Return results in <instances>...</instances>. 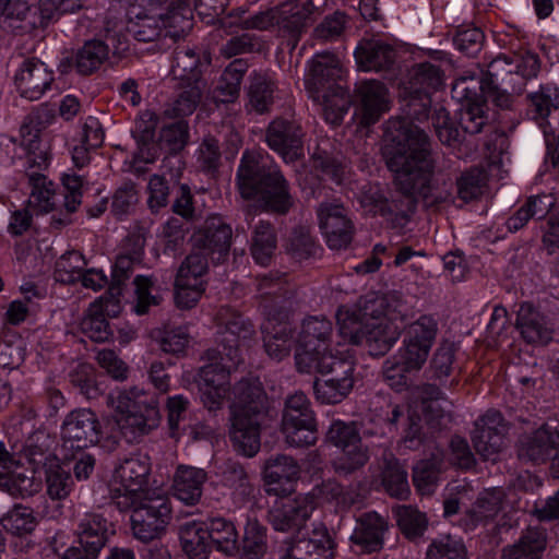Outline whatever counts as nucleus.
Listing matches in <instances>:
<instances>
[{
  "instance_id": "ddd939ff",
  "label": "nucleus",
  "mask_w": 559,
  "mask_h": 559,
  "mask_svg": "<svg viewBox=\"0 0 559 559\" xmlns=\"http://www.w3.org/2000/svg\"><path fill=\"white\" fill-rule=\"evenodd\" d=\"M60 435L63 459L74 460L76 454L99 442L102 425L95 412L78 408L66 416Z\"/></svg>"
},
{
  "instance_id": "a19ab883",
  "label": "nucleus",
  "mask_w": 559,
  "mask_h": 559,
  "mask_svg": "<svg viewBox=\"0 0 559 559\" xmlns=\"http://www.w3.org/2000/svg\"><path fill=\"white\" fill-rule=\"evenodd\" d=\"M526 99L527 117L543 124L552 111L559 109V88L551 83L543 84L528 93Z\"/></svg>"
},
{
  "instance_id": "c03bdc74",
  "label": "nucleus",
  "mask_w": 559,
  "mask_h": 559,
  "mask_svg": "<svg viewBox=\"0 0 559 559\" xmlns=\"http://www.w3.org/2000/svg\"><path fill=\"white\" fill-rule=\"evenodd\" d=\"M164 35L175 40L185 37L192 28V11L185 0H171L166 13H160Z\"/></svg>"
},
{
  "instance_id": "aec40b11",
  "label": "nucleus",
  "mask_w": 559,
  "mask_h": 559,
  "mask_svg": "<svg viewBox=\"0 0 559 559\" xmlns=\"http://www.w3.org/2000/svg\"><path fill=\"white\" fill-rule=\"evenodd\" d=\"M302 138L301 127L286 119L273 120L265 130L267 146L286 164L294 163L304 155Z\"/></svg>"
},
{
  "instance_id": "a211bd4d",
  "label": "nucleus",
  "mask_w": 559,
  "mask_h": 559,
  "mask_svg": "<svg viewBox=\"0 0 559 559\" xmlns=\"http://www.w3.org/2000/svg\"><path fill=\"white\" fill-rule=\"evenodd\" d=\"M559 451V430L548 425L523 433L516 441V454L520 461L540 465Z\"/></svg>"
},
{
  "instance_id": "c85d7f7f",
  "label": "nucleus",
  "mask_w": 559,
  "mask_h": 559,
  "mask_svg": "<svg viewBox=\"0 0 559 559\" xmlns=\"http://www.w3.org/2000/svg\"><path fill=\"white\" fill-rule=\"evenodd\" d=\"M355 58L359 68L365 71H388L395 63L396 50L380 39H364L355 50Z\"/></svg>"
},
{
  "instance_id": "cd10ccee",
  "label": "nucleus",
  "mask_w": 559,
  "mask_h": 559,
  "mask_svg": "<svg viewBox=\"0 0 559 559\" xmlns=\"http://www.w3.org/2000/svg\"><path fill=\"white\" fill-rule=\"evenodd\" d=\"M209 63L210 59L202 57L194 48L177 47L174 51L170 73L178 84H205L202 73Z\"/></svg>"
},
{
  "instance_id": "0eeeda50",
  "label": "nucleus",
  "mask_w": 559,
  "mask_h": 559,
  "mask_svg": "<svg viewBox=\"0 0 559 559\" xmlns=\"http://www.w3.org/2000/svg\"><path fill=\"white\" fill-rule=\"evenodd\" d=\"M355 353L349 349H336L333 354L323 355L321 374L313 383L316 397L322 404H337L352 392L356 377Z\"/></svg>"
},
{
  "instance_id": "412c9836",
  "label": "nucleus",
  "mask_w": 559,
  "mask_h": 559,
  "mask_svg": "<svg viewBox=\"0 0 559 559\" xmlns=\"http://www.w3.org/2000/svg\"><path fill=\"white\" fill-rule=\"evenodd\" d=\"M507 427L500 412L490 409L476 423L473 443L484 460L495 461L504 447Z\"/></svg>"
},
{
  "instance_id": "0e129e2a",
  "label": "nucleus",
  "mask_w": 559,
  "mask_h": 559,
  "mask_svg": "<svg viewBox=\"0 0 559 559\" xmlns=\"http://www.w3.org/2000/svg\"><path fill=\"white\" fill-rule=\"evenodd\" d=\"M85 265L83 254L75 250L67 251L56 261L53 278L62 284H74L79 282L80 274Z\"/></svg>"
},
{
  "instance_id": "bf43d9fd",
  "label": "nucleus",
  "mask_w": 559,
  "mask_h": 559,
  "mask_svg": "<svg viewBox=\"0 0 559 559\" xmlns=\"http://www.w3.org/2000/svg\"><path fill=\"white\" fill-rule=\"evenodd\" d=\"M443 84V73L440 67L421 62L413 68L409 81L412 93H424L430 95Z\"/></svg>"
},
{
  "instance_id": "58836bf2",
  "label": "nucleus",
  "mask_w": 559,
  "mask_h": 559,
  "mask_svg": "<svg viewBox=\"0 0 559 559\" xmlns=\"http://www.w3.org/2000/svg\"><path fill=\"white\" fill-rule=\"evenodd\" d=\"M2 28L13 33H27L40 27L37 11L27 0H8L0 15Z\"/></svg>"
},
{
  "instance_id": "5701e85b",
  "label": "nucleus",
  "mask_w": 559,
  "mask_h": 559,
  "mask_svg": "<svg viewBox=\"0 0 559 559\" xmlns=\"http://www.w3.org/2000/svg\"><path fill=\"white\" fill-rule=\"evenodd\" d=\"M316 10L313 0H292L276 7L275 26L282 37L290 40L293 48Z\"/></svg>"
},
{
  "instance_id": "680f3d73",
  "label": "nucleus",
  "mask_w": 559,
  "mask_h": 559,
  "mask_svg": "<svg viewBox=\"0 0 559 559\" xmlns=\"http://www.w3.org/2000/svg\"><path fill=\"white\" fill-rule=\"evenodd\" d=\"M438 331L437 319L431 314H421L405 326L403 338L431 348Z\"/></svg>"
},
{
  "instance_id": "79ce46f5",
  "label": "nucleus",
  "mask_w": 559,
  "mask_h": 559,
  "mask_svg": "<svg viewBox=\"0 0 559 559\" xmlns=\"http://www.w3.org/2000/svg\"><path fill=\"white\" fill-rule=\"evenodd\" d=\"M271 321L261 326L266 354L276 360L287 357L295 344V333L290 324L280 322L270 328Z\"/></svg>"
},
{
  "instance_id": "a18cd8bd",
  "label": "nucleus",
  "mask_w": 559,
  "mask_h": 559,
  "mask_svg": "<svg viewBox=\"0 0 559 559\" xmlns=\"http://www.w3.org/2000/svg\"><path fill=\"white\" fill-rule=\"evenodd\" d=\"M110 48L108 43L100 39L86 40L79 48L73 58V67L82 75H90L97 71L108 59Z\"/></svg>"
},
{
  "instance_id": "8fccbe9b",
  "label": "nucleus",
  "mask_w": 559,
  "mask_h": 559,
  "mask_svg": "<svg viewBox=\"0 0 559 559\" xmlns=\"http://www.w3.org/2000/svg\"><path fill=\"white\" fill-rule=\"evenodd\" d=\"M246 71L247 64L240 59L229 63L223 71L214 90L213 97L215 102L223 104L235 102L239 96L241 81Z\"/></svg>"
},
{
  "instance_id": "774afa93",
  "label": "nucleus",
  "mask_w": 559,
  "mask_h": 559,
  "mask_svg": "<svg viewBox=\"0 0 559 559\" xmlns=\"http://www.w3.org/2000/svg\"><path fill=\"white\" fill-rule=\"evenodd\" d=\"M396 522L401 532L408 539L420 537L427 528L425 513L412 506H402L396 509Z\"/></svg>"
},
{
  "instance_id": "6ab92c4d",
  "label": "nucleus",
  "mask_w": 559,
  "mask_h": 559,
  "mask_svg": "<svg viewBox=\"0 0 559 559\" xmlns=\"http://www.w3.org/2000/svg\"><path fill=\"white\" fill-rule=\"evenodd\" d=\"M75 533L84 557L95 559L115 534V526L98 510H92L79 515Z\"/></svg>"
},
{
  "instance_id": "09e8293b",
  "label": "nucleus",
  "mask_w": 559,
  "mask_h": 559,
  "mask_svg": "<svg viewBox=\"0 0 559 559\" xmlns=\"http://www.w3.org/2000/svg\"><path fill=\"white\" fill-rule=\"evenodd\" d=\"M332 335L333 323L330 320L322 317H310L304 320L297 342H300V346L318 347L329 352Z\"/></svg>"
},
{
  "instance_id": "72a5a7b5",
  "label": "nucleus",
  "mask_w": 559,
  "mask_h": 559,
  "mask_svg": "<svg viewBox=\"0 0 559 559\" xmlns=\"http://www.w3.org/2000/svg\"><path fill=\"white\" fill-rule=\"evenodd\" d=\"M207 480V473L203 468L180 465L174 476V495L188 506L197 504Z\"/></svg>"
},
{
  "instance_id": "7ed1b4c3",
  "label": "nucleus",
  "mask_w": 559,
  "mask_h": 559,
  "mask_svg": "<svg viewBox=\"0 0 559 559\" xmlns=\"http://www.w3.org/2000/svg\"><path fill=\"white\" fill-rule=\"evenodd\" d=\"M229 437L234 449L248 457L260 450L261 425L267 415V396L258 380L242 379L233 389Z\"/></svg>"
},
{
  "instance_id": "a878e982",
  "label": "nucleus",
  "mask_w": 559,
  "mask_h": 559,
  "mask_svg": "<svg viewBox=\"0 0 559 559\" xmlns=\"http://www.w3.org/2000/svg\"><path fill=\"white\" fill-rule=\"evenodd\" d=\"M502 491L492 490L481 493L476 501L454 522L464 533L487 526L501 511Z\"/></svg>"
},
{
  "instance_id": "3c124183",
  "label": "nucleus",
  "mask_w": 559,
  "mask_h": 559,
  "mask_svg": "<svg viewBox=\"0 0 559 559\" xmlns=\"http://www.w3.org/2000/svg\"><path fill=\"white\" fill-rule=\"evenodd\" d=\"M382 485L391 497L406 499L409 495L407 472L391 453L383 455Z\"/></svg>"
},
{
  "instance_id": "4468645a",
  "label": "nucleus",
  "mask_w": 559,
  "mask_h": 559,
  "mask_svg": "<svg viewBox=\"0 0 559 559\" xmlns=\"http://www.w3.org/2000/svg\"><path fill=\"white\" fill-rule=\"evenodd\" d=\"M216 320L218 325L216 348L223 350L230 361H241L239 354L241 342L250 341L255 334L252 322L229 306L219 308Z\"/></svg>"
},
{
  "instance_id": "7c9ffc66",
  "label": "nucleus",
  "mask_w": 559,
  "mask_h": 559,
  "mask_svg": "<svg viewBox=\"0 0 559 559\" xmlns=\"http://www.w3.org/2000/svg\"><path fill=\"white\" fill-rule=\"evenodd\" d=\"M221 483L228 488L236 502L245 503L254 497L253 476L236 460H227L219 466Z\"/></svg>"
},
{
  "instance_id": "37998d69",
  "label": "nucleus",
  "mask_w": 559,
  "mask_h": 559,
  "mask_svg": "<svg viewBox=\"0 0 559 559\" xmlns=\"http://www.w3.org/2000/svg\"><path fill=\"white\" fill-rule=\"evenodd\" d=\"M310 94L314 100L322 104L325 120L333 124L341 123L352 104L348 92L341 85H330Z\"/></svg>"
},
{
  "instance_id": "864d4df0",
  "label": "nucleus",
  "mask_w": 559,
  "mask_h": 559,
  "mask_svg": "<svg viewBox=\"0 0 559 559\" xmlns=\"http://www.w3.org/2000/svg\"><path fill=\"white\" fill-rule=\"evenodd\" d=\"M299 472L296 460L285 454H276L265 461L263 477L267 485H280L297 479Z\"/></svg>"
},
{
  "instance_id": "49530a36",
  "label": "nucleus",
  "mask_w": 559,
  "mask_h": 559,
  "mask_svg": "<svg viewBox=\"0 0 559 559\" xmlns=\"http://www.w3.org/2000/svg\"><path fill=\"white\" fill-rule=\"evenodd\" d=\"M205 521H189L180 526L179 535L182 549L190 559H207L211 549Z\"/></svg>"
},
{
  "instance_id": "2f4dec72",
  "label": "nucleus",
  "mask_w": 559,
  "mask_h": 559,
  "mask_svg": "<svg viewBox=\"0 0 559 559\" xmlns=\"http://www.w3.org/2000/svg\"><path fill=\"white\" fill-rule=\"evenodd\" d=\"M338 58L329 51L319 52L310 61V69L306 79V86L310 93L320 92L330 85H337L341 78Z\"/></svg>"
},
{
  "instance_id": "bb28decb",
  "label": "nucleus",
  "mask_w": 559,
  "mask_h": 559,
  "mask_svg": "<svg viewBox=\"0 0 559 559\" xmlns=\"http://www.w3.org/2000/svg\"><path fill=\"white\" fill-rule=\"evenodd\" d=\"M53 81L52 72L39 60H25L15 74V84L22 97L39 99Z\"/></svg>"
},
{
  "instance_id": "f3484780",
  "label": "nucleus",
  "mask_w": 559,
  "mask_h": 559,
  "mask_svg": "<svg viewBox=\"0 0 559 559\" xmlns=\"http://www.w3.org/2000/svg\"><path fill=\"white\" fill-rule=\"evenodd\" d=\"M231 239L233 229L230 225L216 215L207 217L203 226L194 231L191 238L193 248L209 254L214 264L227 260Z\"/></svg>"
},
{
  "instance_id": "603ef678",
  "label": "nucleus",
  "mask_w": 559,
  "mask_h": 559,
  "mask_svg": "<svg viewBox=\"0 0 559 559\" xmlns=\"http://www.w3.org/2000/svg\"><path fill=\"white\" fill-rule=\"evenodd\" d=\"M444 463V453L436 449L430 457L419 461L413 468V483L421 493H430Z\"/></svg>"
},
{
  "instance_id": "69168bd1",
  "label": "nucleus",
  "mask_w": 559,
  "mask_h": 559,
  "mask_svg": "<svg viewBox=\"0 0 559 559\" xmlns=\"http://www.w3.org/2000/svg\"><path fill=\"white\" fill-rule=\"evenodd\" d=\"M486 174L483 169L473 167L456 178V194L464 203L477 200L486 186Z\"/></svg>"
},
{
  "instance_id": "6e6d98bb",
  "label": "nucleus",
  "mask_w": 559,
  "mask_h": 559,
  "mask_svg": "<svg viewBox=\"0 0 559 559\" xmlns=\"http://www.w3.org/2000/svg\"><path fill=\"white\" fill-rule=\"evenodd\" d=\"M277 239L274 227L264 221H260L254 227L251 254L254 261L261 265H267L271 262L276 249Z\"/></svg>"
},
{
  "instance_id": "c756f323",
  "label": "nucleus",
  "mask_w": 559,
  "mask_h": 559,
  "mask_svg": "<svg viewBox=\"0 0 559 559\" xmlns=\"http://www.w3.org/2000/svg\"><path fill=\"white\" fill-rule=\"evenodd\" d=\"M360 102L361 123H376L380 116L389 109L388 90L377 80L360 82L356 87Z\"/></svg>"
},
{
  "instance_id": "e2e57ef3",
  "label": "nucleus",
  "mask_w": 559,
  "mask_h": 559,
  "mask_svg": "<svg viewBox=\"0 0 559 559\" xmlns=\"http://www.w3.org/2000/svg\"><path fill=\"white\" fill-rule=\"evenodd\" d=\"M486 80L475 73H466L455 79L452 85V97L465 104L481 103L485 95Z\"/></svg>"
},
{
  "instance_id": "473e14b6",
  "label": "nucleus",
  "mask_w": 559,
  "mask_h": 559,
  "mask_svg": "<svg viewBox=\"0 0 559 559\" xmlns=\"http://www.w3.org/2000/svg\"><path fill=\"white\" fill-rule=\"evenodd\" d=\"M285 280L277 273H270L255 278V289L261 299L260 309L267 321L277 319L280 306L286 298Z\"/></svg>"
},
{
  "instance_id": "13d9d810",
  "label": "nucleus",
  "mask_w": 559,
  "mask_h": 559,
  "mask_svg": "<svg viewBox=\"0 0 559 559\" xmlns=\"http://www.w3.org/2000/svg\"><path fill=\"white\" fill-rule=\"evenodd\" d=\"M277 86L275 81L266 74L254 73L248 91L249 105L257 112L263 114L270 109L274 102Z\"/></svg>"
},
{
  "instance_id": "4c0bfd02",
  "label": "nucleus",
  "mask_w": 559,
  "mask_h": 559,
  "mask_svg": "<svg viewBox=\"0 0 559 559\" xmlns=\"http://www.w3.org/2000/svg\"><path fill=\"white\" fill-rule=\"evenodd\" d=\"M204 530L211 547L228 557L239 554V535L233 521L223 516L209 518Z\"/></svg>"
},
{
  "instance_id": "9d476101",
  "label": "nucleus",
  "mask_w": 559,
  "mask_h": 559,
  "mask_svg": "<svg viewBox=\"0 0 559 559\" xmlns=\"http://www.w3.org/2000/svg\"><path fill=\"white\" fill-rule=\"evenodd\" d=\"M151 472L150 459L146 455L133 454L124 457L115 467V480L118 486H110L109 500L119 511L126 512L134 503V499L152 492L146 489Z\"/></svg>"
},
{
  "instance_id": "39448f33",
  "label": "nucleus",
  "mask_w": 559,
  "mask_h": 559,
  "mask_svg": "<svg viewBox=\"0 0 559 559\" xmlns=\"http://www.w3.org/2000/svg\"><path fill=\"white\" fill-rule=\"evenodd\" d=\"M116 409L119 414L117 418L119 431L128 443L139 442L156 429L160 421L156 396L139 388L119 392Z\"/></svg>"
},
{
  "instance_id": "052dcab7",
  "label": "nucleus",
  "mask_w": 559,
  "mask_h": 559,
  "mask_svg": "<svg viewBox=\"0 0 559 559\" xmlns=\"http://www.w3.org/2000/svg\"><path fill=\"white\" fill-rule=\"evenodd\" d=\"M368 461V447L360 442L350 448L343 449L342 453L333 460L332 466L338 476L347 477L361 469Z\"/></svg>"
},
{
  "instance_id": "f03ea898",
  "label": "nucleus",
  "mask_w": 559,
  "mask_h": 559,
  "mask_svg": "<svg viewBox=\"0 0 559 559\" xmlns=\"http://www.w3.org/2000/svg\"><path fill=\"white\" fill-rule=\"evenodd\" d=\"M384 306V298L374 297L359 301L358 308L352 311L340 309V335L352 345H364L371 356H384L401 335Z\"/></svg>"
},
{
  "instance_id": "4d7b16f0",
  "label": "nucleus",
  "mask_w": 559,
  "mask_h": 559,
  "mask_svg": "<svg viewBox=\"0 0 559 559\" xmlns=\"http://www.w3.org/2000/svg\"><path fill=\"white\" fill-rule=\"evenodd\" d=\"M0 525L12 535L23 536L35 530L37 521L32 508L15 503L0 518Z\"/></svg>"
},
{
  "instance_id": "338daca9",
  "label": "nucleus",
  "mask_w": 559,
  "mask_h": 559,
  "mask_svg": "<svg viewBox=\"0 0 559 559\" xmlns=\"http://www.w3.org/2000/svg\"><path fill=\"white\" fill-rule=\"evenodd\" d=\"M197 164L199 169L214 177L222 166V151L219 142L213 135L203 138L197 151Z\"/></svg>"
},
{
  "instance_id": "ea45409f",
  "label": "nucleus",
  "mask_w": 559,
  "mask_h": 559,
  "mask_svg": "<svg viewBox=\"0 0 559 559\" xmlns=\"http://www.w3.org/2000/svg\"><path fill=\"white\" fill-rule=\"evenodd\" d=\"M333 547L334 543L322 524L316 526L308 537H301L292 545L296 559H331Z\"/></svg>"
},
{
  "instance_id": "de8ad7c7",
  "label": "nucleus",
  "mask_w": 559,
  "mask_h": 559,
  "mask_svg": "<svg viewBox=\"0 0 559 559\" xmlns=\"http://www.w3.org/2000/svg\"><path fill=\"white\" fill-rule=\"evenodd\" d=\"M240 559H263L267 552V528L257 519H248L243 527Z\"/></svg>"
},
{
  "instance_id": "2eb2a0df",
  "label": "nucleus",
  "mask_w": 559,
  "mask_h": 559,
  "mask_svg": "<svg viewBox=\"0 0 559 559\" xmlns=\"http://www.w3.org/2000/svg\"><path fill=\"white\" fill-rule=\"evenodd\" d=\"M317 216L328 246L333 250L347 248L355 231L349 211L338 201H326L319 204Z\"/></svg>"
},
{
  "instance_id": "f8f14e48",
  "label": "nucleus",
  "mask_w": 559,
  "mask_h": 559,
  "mask_svg": "<svg viewBox=\"0 0 559 559\" xmlns=\"http://www.w3.org/2000/svg\"><path fill=\"white\" fill-rule=\"evenodd\" d=\"M286 442L296 448L313 445L318 439L317 420L311 402L301 391L287 395L281 421Z\"/></svg>"
},
{
  "instance_id": "20e7f679",
  "label": "nucleus",
  "mask_w": 559,
  "mask_h": 559,
  "mask_svg": "<svg viewBox=\"0 0 559 559\" xmlns=\"http://www.w3.org/2000/svg\"><path fill=\"white\" fill-rule=\"evenodd\" d=\"M236 179L243 199H259L271 212L284 215L294 205L289 183L282 171L257 153L242 154Z\"/></svg>"
},
{
  "instance_id": "f704fd0d",
  "label": "nucleus",
  "mask_w": 559,
  "mask_h": 559,
  "mask_svg": "<svg viewBox=\"0 0 559 559\" xmlns=\"http://www.w3.org/2000/svg\"><path fill=\"white\" fill-rule=\"evenodd\" d=\"M547 532L543 527L530 526L520 538L502 549L500 559H542L547 548Z\"/></svg>"
},
{
  "instance_id": "dca6fc26",
  "label": "nucleus",
  "mask_w": 559,
  "mask_h": 559,
  "mask_svg": "<svg viewBox=\"0 0 559 559\" xmlns=\"http://www.w3.org/2000/svg\"><path fill=\"white\" fill-rule=\"evenodd\" d=\"M356 199L366 214L380 215L390 221L404 219L413 212L412 198L389 200L380 183L366 182L360 186Z\"/></svg>"
},
{
  "instance_id": "423d86ee",
  "label": "nucleus",
  "mask_w": 559,
  "mask_h": 559,
  "mask_svg": "<svg viewBox=\"0 0 559 559\" xmlns=\"http://www.w3.org/2000/svg\"><path fill=\"white\" fill-rule=\"evenodd\" d=\"M431 106L430 95L424 93H412L409 90V98L407 99L401 117H394L386 121L383 147V156L386 159L388 148L391 145L400 144L403 147V155H408L418 151L421 140H425V148H430V141L426 132L415 122H424L429 118Z\"/></svg>"
},
{
  "instance_id": "9b49d317",
  "label": "nucleus",
  "mask_w": 559,
  "mask_h": 559,
  "mask_svg": "<svg viewBox=\"0 0 559 559\" xmlns=\"http://www.w3.org/2000/svg\"><path fill=\"white\" fill-rule=\"evenodd\" d=\"M539 68L538 56L531 51L499 53L487 66L486 84L524 91L526 82L537 76Z\"/></svg>"
},
{
  "instance_id": "f257e3e1",
  "label": "nucleus",
  "mask_w": 559,
  "mask_h": 559,
  "mask_svg": "<svg viewBox=\"0 0 559 559\" xmlns=\"http://www.w3.org/2000/svg\"><path fill=\"white\" fill-rule=\"evenodd\" d=\"M400 144L391 145L386 153V166L394 173L396 188L405 198H420L427 207H436L454 200L452 183L443 175H435V162L431 150L425 148V140L413 154L403 155Z\"/></svg>"
},
{
  "instance_id": "c9c22d12",
  "label": "nucleus",
  "mask_w": 559,
  "mask_h": 559,
  "mask_svg": "<svg viewBox=\"0 0 559 559\" xmlns=\"http://www.w3.org/2000/svg\"><path fill=\"white\" fill-rule=\"evenodd\" d=\"M207 364L199 370V386H229V376L240 361H230L219 348L204 353Z\"/></svg>"
},
{
  "instance_id": "b1692460",
  "label": "nucleus",
  "mask_w": 559,
  "mask_h": 559,
  "mask_svg": "<svg viewBox=\"0 0 559 559\" xmlns=\"http://www.w3.org/2000/svg\"><path fill=\"white\" fill-rule=\"evenodd\" d=\"M119 301L110 297H99L92 302L81 320L80 328L84 335L97 343L109 341L114 333L106 316H117Z\"/></svg>"
},
{
  "instance_id": "e433bc0d",
  "label": "nucleus",
  "mask_w": 559,
  "mask_h": 559,
  "mask_svg": "<svg viewBox=\"0 0 559 559\" xmlns=\"http://www.w3.org/2000/svg\"><path fill=\"white\" fill-rule=\"evenodd\" d=\"M515 325L527 343L547 344L551 340L552 331L546 318L532 304L520 306Z\"/></svg>"
},
{
  "instance_id": "5fc2aeb1",
  "label": "nucleus",
  "mask_w": 559,
  "mask_h": 559,
  "mask_svg": "<svg viewBox=\"0 0 559 559\" xmlns=\"http://www.w3.org/2000/svg\"><path fill=\"white\" fill-rule=\"evenodd\" d=\"M425 559H471L462 537L451 534L433 538L428 545Z\"/></svg>"
},
{
  "instance_id": "6e6552de",
  "label": "nucleus",
  "mask_w": 559,
  "mask_h": 559,
  "mask_svg": "<svg viewBox=\"0 0 559 559\" xmlns=\"http://www.w3.org/2000/svg\"><path fill=\"white\" fill-rule=\"evenodd\" d=\"M21 145L26 152L27 177L32 186L31 198L46 212L52 209L51 182L47 185L46 177L40 173L48 165V145L40 136L37 123L28 118L21 127Z\"/></svg>"
},
{
  "instance_id": "393cba45",
  "label": "nucleus",
  "mask_w": 559,
  "mask_h": 559,
  "mask_svg": "<svg viewBox=\"0 0 559 559\" xmlns=\"http://www.w3.org/2000/svg\"><path fill=\"white\" fill-rule=\"evenodd\" d=\"M389 525L386 520L377 512L362 513L356 520V526L350 535L353 545L361 552H379L384 545V534Z\"/></svg>"
},
{
  "instance_id": "4be33fe9",
  "label": "nucleus",
  "mask_w": 559,
  "mask_h": 559,
  "mask_svg": "<svg viewBox=\"0 0 559 559\" xmlns=\"http://www.w3.org/2000/svg\"><path fill=\"white\" fill-rule=\"evenodd\" d=\"M314 510L312 499L298 496L273 506L269 511V523L275 531H300Z\"/></svg>"
},
{
  "instance_id": "1a4fd4ad",
  "label": "nucleus",
  "mask_w": 559,
  "mask_h": 559,
  "mask_svg": "<svg viewBox=\"0 0 559 559\" xmlns=\"http://www.w3.org/2000/svg\"><path fill=\"white\" fill-rule=\"evenodd\" d=\"M131 511V531L133 536L148 543L159 538L171 521V504L168 496L160 491H152L134 499Z\"/></svg>"
}]
</instances>
